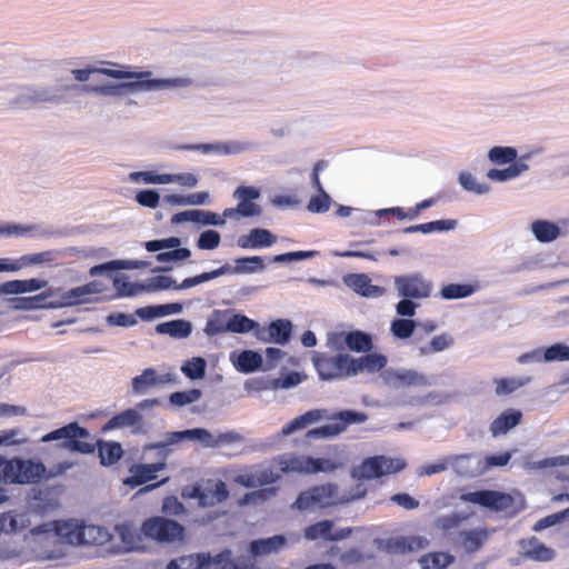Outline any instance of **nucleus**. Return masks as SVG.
Listing matches in <instances>:
<instances>
[{"mask_svg": "<svg viewBox=\"0 0 569 569\" xmlns=\"http://www.w3.org/2000/svg\"><path fill=\"white\" fill-rule=\"evenodd\" d=\"M406 465H357L351 470V477L356 485L350 490L340 491L338 486L326 483L312 487L300 492L292 508L307 510L313 506L321 508L346 505L366 496L368 487L366 481L381 478L388 473H396Z\"/></svg>", "mask_w": 569, "mask_h": 569, "instance_id": "obj_1", "label": "nucleus"}, {"mask_svg": "<svg viewBox=\"0 0 569 569\" xmlns=\"http://www.w3.org/2000/svg\"><path fill=\"white\" fill-rule=\"evenodd\" d=\"M41 442H56V448L71 455L91 456L98 452L99 462H119L124 450L120 442L97 438L88 428L77 421L51 430Z\"/></svg>", "mask_w": 569, "mask_h": 569, "instance_id": "obj_2", "label": "nucleus"}, {"mask_svg": "<svg viewBox=\"0 0 569 569\" xmlns=\"http://www.w3.org/2000/svg\"><path fill=\"white\" fill-rule=\"evenodd\" d=\"M99 73L113 79H134L130 82H108L101 86L82 84L78 90L84 93H92L104 97H123L138 91H153L159 89L188 88L193 80L188 77H176L168 79H151V71H127L117 69H99Z\"/></svg>", "mask_w": 569, "mask_h": 569, "instance_id": "obj_3", "label": "nucleus"}, {"mask_svg": "<svg viewBox=\"0 0 569 569\" xmlns=\"http://www.w3.org/2000/svg\"><path fill=\"white\" fill-rule=\"evenodd\" d=\"M368 416L365 412L355 410H341L331 412L328 409H311L286 423L280 435L283 437L307 429L308 427L321 421H331V423L310 429L305 435V441L311 439H329L342 433L349 425H359L365 422Z\"/></svg>", "mask_w": 569, "mask_h": 569, "instance_id": "obj_4", "label": "nucleus"}, {"mask_svg": "<svg viewBox=\"0 0 569 569\" xmlns=\"http://www.w3.org/2000/svg\"><path fill=\"white\" fill-rule=\"evenodd\" d=\"M82 523L77 520L56 521L50 530H33L39 537L33 551L40 559H59L66 555V545H82Z\"/></svg>", "mask_w": 569, "mask_h": 569, "instance_id": "obj_5", "label": "nucleus"}, {"mask_svg": "<svg viewBox=\"0 0 569 569\" xmlns=\"http://www.w3.org/2000/svg\"><path fill=\"white\" fill-rule=\"evenodd\" d=\"M78 84H30L21 87L13 100L19 106L36 103L59 104L68 102L67 92L78 90Z\"/></svg>", "mask_w": 569, "mask_h": 569, "instance_id": "obj_6", "label": "nucleus"}, {"mask_svg": "<svg viewBox=\"0 0 569 569\" xmlns=\"http://www.w3.org/2000/svg\"><path fill=\"white\" fill-rule=\"evenodd\" d=\"M173 441H197L204 448H224L241 446L244 437L237 431L212 433L204 428L172 431Z\"/></svg>", "mask_w": 569, "mask_h": 569, "instance_id": "obj_7", "label": "nucleus"}, {"mask_svg": "<svg viewBox=\"0 0 569 569\" xmlns=\"http://www.w3.org/2000/svg\"><path fill=\"white\" fill-rule=\"evenodd\" d=\"M73 465H58V470L52 473L46 472V465H0V480L4 483H33L42 478L62 473Z\"/></svg>", "mask_w": 569, "mask_h": 569, "instance_id": "obj_8", "label": "nucleus"}, {"mask_svg": "<svg viewBox=\"0 0 569 569\" xmlns=\"http://www.w3.org/2000/svg\"><path fill=\"white\" fill-rule=\"evenodd\" d=\"M141 531L147 539L158 542H173L183 539L186 529L174 520L156 516L142 522Z\"/></svg>", "mask_w": 569, "mask_h": 569, "instance_id": "obj_9", "label": "nucleus"}, {"mask_svg": "<svg viewBox=\"0 0 569 569\" xmlns=\"http://www.w3.org/2000/svg\"><path fill=\"white\" fill-rule=\"evenodd\" d=\"M181 496L186 499H197L200 507H213L224 501L229 492L223 481L208 480L204 486L199 483L186 486Z\"/></svg>", "mask_w": 569, "mask_h": 569, "instance_id": "obj_10", "label": "nucleus"}, {"mask_svg": "<svg viewBox=\"0 0 569 569\" xmlns=\"http://www.w3.org/2000/svg\"><path fill=\"white\" fill-rule=\"evenodd\" d=\"M315 368L321 380H335L351 377L350 355L338 353L336 356L317 355L313 357Z\"/></svg>", "mask_w": 569, "mask_h": 569, "instance_id": "obj_11", "label": "nucleus"}, {"mask_svg": "<svg viewBox=\"0 0 569 569\" xmlns=\"http://www.w3.org/2000/svg\"><path fill=\"white\" fill-rule=\"evenodd\" d=\"M176 149L183 151H200L204 154L218 153L229 156L256 151L258 149V143L252 141L230 140L214 143L179 144L176 147Z\"/></svg>", "mask_w": 569, "mask_h": 569, "instance_id": "obj_12", "label": "nucleus"}, {"mask_svg": "<svg viewBox=\"0 0 569 569\" xmlns=\"http://www.w3.org/2000/svg\"><path fill=\"white\" fill-rule=\"evenodd\" d=\"M380 377L383 383L393 389L407 387H430L435 382L426 375L413 369H385Z\"/></svg>", "mask_w": 569, "mask_h": 569, "instance_id": "obj_13", "label": "nucleus"}, {"mask_svg": "<svg viewBox=\"0 0 569 569\" xmlns=\"http://www.w3.org/2000/svg\"><path fill=\"white\" fill-rule=\"evenodd\" d=\"M395 288L398 296L402 298L426 299L431 295L432 282L427 280L423 274L416 272L397 276L395 278Z\"/></svg>", "mask_w": 569, "mask_h": 569, "instance_id": "obj_14", "label": "nucleus"}, {"mask_svg": "<svg viewBox=\"0 0 569 569\" xmlns=\"http://www.w3.org/2000/svg\"><path fill=\"white\" fill-rule=\"evenodd\" d=\"M460 500L473 505H479L495 511L507 510L513 503V499L510 495L493 490H479L475 492L462 493L460 495Z\"/></svg>", "mask_w": 569, "mask_h": 569, "instance_id": "obj_15", "label": "nucleus"}, {"mask_svg": "<svg viewBox=\"0 0 569 569\" xmlns=\"http://www.w3.org/2000/svg\"><path fill=\"white\" fill-rule=\"evenodd\" d=\"M60 506L59 490L56 488H32L28 498V507L31 511L46 515Z\"/></svg>", "mask_w": 569, "mask_h": 569, "instance_id": "obj_16", "label": "nucleus"}, {"mask_svg": "<svg viewBox=\"0 0 569 569\" xmlns=\"http://www.w3.org/2000/svg\"><path fill=\"white\" fill-rule=\"evenodd\" d=\"M352 533L351 528H342L333 532V521L321 520L308 526L303 536L308 540L323 539L327 541H339L348 538Z\"/></svg>", "mask_w": 569, "mask_h": 569, "instance_id": "obj_17", "label": "nucleus"}, {"mask_svg": "<svg viewBox=\"0 0 569 569\" xmlns=\"http://www.w3.org/2000/svg\"><path fill=\"white\" fill-rule=\"evenodd\" d=\"M388 363V358L382 353H370L367 352L365 356L359 358H352L350 356V368L349 372L351 377H356L359 373H377L382 372Z\"/></svg>", "mask_w": 569, "mask_h": 569, "instance_id": "obj_18", "label": "nucleus"}, {"mask_svg": "<svg viewBox=\"0 0 569 569\" xmlns=\"http://www.w3.org/2000/svg\"><path fill=\"white\" fill-rule=\"evenodd\" d=\"M194 222L202 226H216V227H222L226 223V220L221 218L216 212L208 211V210H200V209H190L184 210L178 213H174L171 217V223L172 224H179L182 222Z\"/></svg>", "mask_w": 569, "mask_h": 569, "instance_id": "obj_19", "label": "nucleus"}, {"mask_svg": "<svg viewBox=\"0 0 569 569\" xmlns=\"http://www.w3.org/2000/svg\"><path fill=\"white\" fill-rule=\"evenodd\" d=\"M335 343L342 340L345 346L353 352L367 353L373 348L372 336L362 330H351L348 332H338L333 336Z\"/></svg>", "mask_w": 569, "mask_h": 569, "instance_id": "obj_20", "label": "nucleus"}, {"mask_svg": "<svg viewBox=\"0 0 569 569\" xmlns=\"http://www.w3.org/2000/svg\"><path fill=\"white\" fill-rule=\"evenodd\" d=\"M58 291L48 289L44 292L32 297H18L9 299L11 308L14 310H37V309H53L49 305L54 303V298Z\"/></svg>", "mask_w": 569, "mask_h": 569, "instance_id": "obj_21", "label": "nucleus"}, {"mask_svg": "<svg viewBox=\"0 0 569 569\" xmlns=\"http://www.w3.org/2000/svg\"><path fill=\"white\" fill-rule=\"evenodd\" d=\"M277 239V236L268 229L253 228L237 239V246L242 249H262L273 246Z\"/></svg>", "mask_w": 569, "mask_h": 569, "instance_id": "obj_22", "label": "nucleus"}, {"mask_svg": "<svg viewBox=\"0 0 569 569\" xmlns=\"http://www.w3.org/2000/svg\"><path fill=\"white\" fill-rule=\"evenodd\" d=\"M343 283L356 293L367 298H377L385 293V288L372 284L371 279L365 273L346 274Z\"/></svg>", "mask_w": 569, "mask_h": 569, "instance_id": "obj_23", "label": "nucleus"}, {"mask_svg": "<svg viewBox=\"0 0 569 569\" xmlns=\"http://www.w3.org/2000/svg\"><path fill=\"white\" fill-rule=\"evenodd\" d=\"M519 545L523 557L535 561L547 562L556 556L555 550L540 542L537 537L522 539Z\"/></svg>", "mask_w": 569, "mask_h": 569, "instance_id": "obj_24", "label": "nucleus"}, {"mask_svg": "<svg viewBox=\"0 0 569 569\" xmlns=\"http://www.w3.org/2000/svg\"><path fill=\"white\" fill-rule=\"evenodd\" d=\"M124 551L143 549V533L131 522H122L114 527Z\"/></svg>", "mask_w": 569, "mask_h": 569, "instance_id": "obj_25", "label": "nucleus"}, {"mask_svg": "<svg viewBox=\"0 0 569 569\" xmlns=\"http://www.w3.org/2000/svg\"><path fill=\"white\" fill-rule=\"evenodd\" d=\"M167 465H131L130 476L123 480V483L130 488L144 485L157 479V472L162 470Z\"/></svg>", "mask_w": 569, "mask_h": 569, "instance_id": "obj_26", "label": "nucleus"}, {"mask_svg": "<svg viewBox=\"0 0 569 569\" xmlns=\"http://www.w3.org/2000/svg\"><path fill=\"white\" fill-rule=\"evenodd\" d=\"M47 280L31 278L26 280H10L0 284V297L9 295H21L27 292H34L46 288Z\"/></svg>", "mask_w": 569, "mask_h": 569, "instance_id": "obj_27", "label": "nucleus"}, {"mask_svg": "<svg viewBox=\"0 0 569 569\" xmlns=\"http://www.w3.org/2000/svg\"><path fill=\"white\" fill-rule=\"evenodd\" d=\"M142 416L138 412L137 409H126L111 419H109L102 427L101 432L107 433L114 429H123L129 427H137L142 423Z\"/></svg>", "mask_w": 569, "mask_h": 569, "instance_id": "obj_28", "label": "nucleus"}, {"mask_svg": "<svg viewBox=\"0 0 569 569\" xmlns=\"http://www.w3.org/2000/svg\"><path fill=\"white\" fill-rule=\"evenodd\" d=\"M54 290L58 291L54 303L49 306L56 309L92 302V300L88 298L83 286L71 288L68 291H61L60 289Z\"/></svg>", "mask_w": 569, "mask_h": 569, "instance_id": "obj_29", "label": "nucleus"}, {"mask_svg": "<svg viewBox=\"0 0 569 569\" xmlns=\"http://www.w3.org/2000/svg\"><path fill=\"white\" fill-rule=\"evenodd\" d=\"M286 545V537L282 535H276L266 539L252 540L249 545V551L254 557L267 556L279 552Z\"/></svg>", "mask_w": 569, "mask_h": 569, "instance_id": "obj_30", "label": "nucleus"}, {"mask_svg": "<svg viewBox=\"0 0 569 569\" xmlns=\"http://www.w3.org/2000/svg\"><path fill=\"white\" fill-rule=\"evenodd\" d=\"M522 413L517 409H508L498 416L490 425L493 437L506 435L521 421Z\"/></svg>", "mask_w": 569, "mask_h": 569, "instance_id": "obj_31", "label": "nucleus"}, {"mask_svg": "<svg viewBox=\"0 0 569 569\" xmlns=\"http://www.w3.org/2000/svg\"><path fill=\"white\" fill-rule=\"evenodd\" d=\"M231 361L238 371L243 373H251L262 367L263 359L258 351L243 350L239 355L232 353Z\"/></svg>", "mask_w": 569, "mask_h": 569, "instance_id": "obj_32", "label": "nucleus"}, {"mask_svg": "<svg viewBox=\"0 0 569 569\" xmlns=\"http://www.w3.org/2000/svg\"><path fill=\"white\" fill-rule=\"evenodd\" d=\"M192 323L184 319H173L161 322L156 326V332L159 335H168L173 339L188 338L192 332Z\"/></svg>", "mask_w": 569, "mask_h": 569, "instance_id": "obj_33", "label": "nucleus"}, {"mask_svg": "<svg viewBox=\"0 0 569 569\" xmlns=\"http://www.w3.org/2000/svg\"><path fill=\"white\" fill-rule=\"evenodd\" d=\"M531 231L541 243L552 242L562 234L561 228L557 223L542 219L531 223Z\"/></svg>", "mask_w": 569, "mask_h": 569, "instance_id": "obj_34", "label": "nucleus"}, {"mask_svg": "<svg viewBox=\"0 0 569 569\" xmlns=\"http://www.w3.org/2000/svg\"><path fill=\"white\" fill-rule=\"evenodd\" d=\"M230 315L231 310H219L216 309L211 312L210 317L207 320L206 327H204V333L208 337H213L220 333L228 332V327L226 323H229L230 321Z\"/></svg>", "mask_w": 569, "mask_h": 569, "instance_id": "obj_35", "label": "nucleus"}, {"mask_svg": "<svg viewBox=\"0 0 569 569\" xmlns=\"http://www.w3.org/2000/svg\"><path fill=\"white\" fill-rule=\"evenodd\" d=\"M459 539L466 552L475 553L488 540V532L486 529L463 530L460 531Z\"/></svg>", "mask_w": 569, "mask_h": 569, "instance_id": "obj_36", "label": "nucleus"}, {"mask_svg": "<svg viewBox=\"0 0 569 569\" xmlns=\"http://www.w3.org/2000/svg\"><path fill=\"white\" fill-rule=\"evenodd\" d=\"M59 253L60 252L54 249L21 256L19 259L12 261V266H14L13 272L19 271L27 266L53 262L59 259Z\"/></svg>", "mask_w": 569, "mask_h": 569, "instance_id": "obj_37", "label": "nucleus"}, {"mask_svg": "<svg viewBox=\"0 0 569 569\" xmlns=\"http://www.w3.org/2000/svg\"><path fill=\"white\" fill-rule=\"evenodd\" d=\"M458 221L455 219H442L430 221L426 223L415 224L402 229L403 233H431V232H446L456 229Z\"/></svg>", "mask_w": 569, "mask_h": 569, "instance_id": "obj_38", "label": "nucleus"}, {"mask_svg": "<svg viewBox=\"0 0 569 569\" xmlns=\"http://www.w3.org/2000/svg\"><path fill=\"white\" fill-rule=\"evenodd\" d=\"M293 325L288 319H277L269 323L268 331L272 343L286 345L292 336Z\"/></svg>", "mask_w": 569, "mask_h": 569, "instance_id": "obj_39", "label": "nucleus"}, {"mask_svg": "<svg viewBox=\"0 0 569 569\" xmlns=\"http://www.w3.org/2000/svg\"><path fill=\"white\" fill-rule=\"evenodd\" d=\"M158 386L157 371L153 368H146L141 375L131 380V392L133 395H146L149 389Z\"/></svg>", "mask_w": 569, "mask_h": 569, "instance_id": "obj_40", "label": "nucleus"}, {"mask_svg": "<svg viewBox=\"0 0 569 569\" xmlns=\"http://www.w3.org/2000/svg\"><path fill=\"white\" fill-rule=\"evenodd\" d=\"M478 290V284L449 283L441 288L439 295L445 300H457L472 296Z\"/></svg>", "mask_w": 569, "mask_h": 569, "instance_id": "obj_41", "label": "nucleus"}, {"mask_svg": "<svg viewBox=\"0 0 569 569\" xmlns=\"http://www.w3.org/2000/svg\"><path fill=\"white\" fill-rule=\"evenodd\" d=\"M179 442L180 441H173L172 432H167L164 435V439L162 441L154 442V443H149V445L143 446L142 458H144L148 453L153 452L156 458H157V460H158L157 462H163L164 459H167V457L171 452V448L170 447L172 445H176V443H179Z\"/></svg>", "mask_w": 569, "mask_h": 569, "instance_id": "obj_42", "label": "nucleus"}, {"mask_svg": "<svg viewBox=\"0 0 569 569\" xmlns=\"http://www.w3.org/2000/svg\"><path fill=\"white\" fill-rule=\"evenodd\" d=\"M453 345V339L449 333H441L433 337L428 343L418 347L420 357L429 356L432 353L441 352Z\"/></svg>", "mask_w": 569, "mask_h": 569, "instance_id": "obj_43", "label": "nucleus"}, {"mask_svg": "<svg viewBox=\"0 0 569 569\" xmlns=\"http://www.w3.org/2000/svg\"><path fill=\"white\" fill-rule=\"evenodd\" d=\"M110 533L107 529L94 526L82 523V545H94L100 546L109 541Z\"/></svg>", "mask_w": 569, "mask_h": 569, "instance_id": "obj_44", "label": "nucleus"}, {"mask_svg": "<svg viewBox=\"0 0 569 569\" xmlns=\"http://www.w3.org/2000/svg\"><path fill=\"white\" fill-rule=\"evenodd\" d=\"M127 274L113 277V288L118 297H134L144 291V284L139 282H130Z\"/></svg>", "mask_w": 569, "mask_h": 569, "instance_id": "obj_45", "label": "nucleus"}, {"mask_svg": "<svg viewBox=\"0 0 569 569\" xmlns=\"http://www.w3.org/2000/svg\"><path fill=\"white\" fill-rule=\"evenodd\" d=\"M180 370L188 379L200 380L206 376L207 361L202 357H193L184 361Z\"/></svg>", "mask_w": 569, "mask_h": 569, "instance_id": "obj_46", "label": "nucleus"}, {"mask_svg": "<svg viewBox=\"0 0 569 569\" xmlns=\"http://www.w3.org/2000/svg\"><path fill=\"white\" fill-rule=\"evenodd\" d=\"M488 159L499 166L511 163L518 159V151L513 147L496 146L488 151Z\"/></svg>", "mask_w": 569, "mask_h": 569, "instance_id": "obj_47", "label": "nucleus"}, {"mask_svg": "<svg viewBox=\"0 0 569 569\" xmlns=\"http://www.w3.org/2000/svg\"><path fill=\"white\" fill-rule=\"evenodd\" d=\"M228 332L233 333H248L258 327V322L248 318L242 313H233L231 310L230 321L226 323Z\"/></svg>", "mask_w": 569, "mask_h": 569, "instance_id": "obj_48", "label": "nucleus"}, {"mask_svg": "<svg viewBox=\"0 0 569 569\" xmlns=\"http://www.w3.org/2000/svg\"><path fill=\"white\" fill-rule=\"evenodd\" d=\"M531 378L525 377V378H501L496 379V389L495 392L497 396H508L519 388L530 383Z\"/></svg>", "mask_w": 569, "mask_h": 569, "instance_id": "obj_49", "label": "nucleus"}, {"mask_svg": "<svg viewBox=\"0 0 569 569\" xmlns=\"http://www.w3.org/2000/svg\"><path fill=\"white\" fill-rule=\"evenodd\" d=\"M202 397L200 389L193 388L187 391H176L169 396V407L181 408L198 401Z\"/></svg>", "mask_w": 569, "mask_h": 569, "instance_id": "obj_50", "label": "nucleus"}, {"mask_svg": "<svg viewBox=\"0 0 569 569\" xmlns=\"http://www.w3.org/2000/svg\"><path fill=\"white\" fill-rule=\"evenodd\" d=\"M418 322L411 319L397 318L391 321L390 332L397 339H408L413 336Z\"/></svg>", "mask_w": 569, "mask_h": 569, "instance_id": "obj_51", "label": "nucleus"}, {"mask_svg": "<svg viewBox=\"0 0 569 569\" xmlns=\"http://www.w3.org/2000/svg\"><path fill=\"white\" fill-rule=\"evenodd\" d=\"M455 561L453 556L448 552H431L420 559V563L425 569H446Z\"/></svg>", "mask_w": 569, "mask_h": 569, "instance_id": "obj_52", "label": "nucleus"}, {"mask_svg": "<svg viewBox=\"0 0 569 569\" xmlns=\"http://www.w3.org/2000/svg\"><path fill=\"white\" fill-rule=\"evenodd\" d=\"M239 274L262 272L266 269L264 259L260 256L241 257L234 260Z\"/></svg>", "mask_w": 569, "mask_h": 569, "instance_id": "obj_53", "label": "nucleus"}, {"mask_svg": "<svg viewBox=\"0 0 569 569\" xmlns=\"http://www.w3.org/2000/svg\"><path fill=\"white\" fill-rule=\"evenodd\" d=\"M468 519V515L452 512L450 515L440 516L435 521V527L445 533L457 530L461 523Z\"/></svg>", "mask_w": 569, "mask_h": 569, "instance_id": "obj_54", "label": "nucleus"}, {"mask_svg": "<svg viewBox=\"0 0 569 569\" xmlns=\"http://www.w3.org/2000/svg\"><path fill=\"white\" fill-rule=\"evenodd\" d=\"M319 252L316 250H300V251H289L284 253H279L270 258V262L272 263H291L298 262L302 260L312 259L318 256Z\"/></svg>", "mask_w": 569, "mask_h": 569, "instance_id": "obj_55", "label": "nucleus"}, {"mask_svg": "<svg viewBox=\"0 0 569 569\" xmlns=\"http://www.w3.org/2000/svg\"><path fill=\"white\" fill-rule=\"evenodd\" d=\"M403 552L420 551L429 546V540L422 536L400 537L396 542Z\"/></svg>", "mask_w": 569, "mask_h": 569, "instance_id": "obj_56", "label": "nucleus"}, {"mask_svg": "<svg viewBox=\"0 0 569 569\" xmlns=\"http://www.w3.org/2000/svg\"><path fill=\"white\" fill-rule=\"evenodd\" d=\"M458 181L466 191L473 192L479 196L487 194L490 191V186L488 183H479L470 172H461Z\"/></svg>", "mask_w": 569, "mask_h": 569, "instance_id": "obj_57", "label": "nucleus"}, {"mask_svg": "<svg viewBox=\"0 0 569 569\" xmlns=\"http://www.w3.org/2000/svg\"><path fill=\"white\" fill-rule=\"evenodd\" d=\"M128 178L133 183L167 184V173H157L154 171H133L129 173Z\"/></svg>", "mask_w": 569, "mask_h": 569, "instance_id": "obj_58", "label": "nucleus"}, {"mask_svg": "<svg viewBox=\"0 0 569 569\" xmlns=\"http://www.w3.org/2000/svg\"><path fill=\"white\" fill-rule=\"evenodd\" d=\"M331 203L332 198L330 194L325 189H321L316 196L310 198L307 209L312 213H325L329 210Z\"/></svg>", "mask_w": 569, "mask_h": 569, "instance_id": "obj_59", "label": "nucleus"}, {"mask_svg": "<svg viewBox=\"0 0 569 569\" xmlns=\"http://www.w3.org/2000/svg\"><path fill=\"white\" fill-rule=\"evenodd\" d=\"M144 284V292H156L161 290L174 289L177 287L176 280L170 276H156L149 278Z\"/></svg>", "mask_w": 569, "mask_h": 569, "instance_id": "obj_60", "label": "nucleus"}, {"mask_svg": "<svg viewBox=\"0 0 569 569\" xmlns=\"http://www.w3.org/2000/svg\"><path fill=\"white\" fill-rule=\"evenodd\" d=\"M543 361H569V346L558 342L543 349Z\"/></svg>", "mask_w": 569, "mask_h": 569, "instance_id": "obj_61", "label": "nucleus"}, {"mask_svg": "<svg viewBox=\"0 0 569 569\" xmlns=\"http://www.w3.org/2000/svg\"><path fill=\"white\" fill-rule=\"evenodd\" d=\"M236 481L244 487H258L276 481L272 472H261L260 475H240Z\"/></svg>", "mask_w": 569, "mask_h": 569, "instance_id": "obj_62", "label": "nucleus"}, {"mask_svg": "<svg viewBox=\"0 0 569 569\" xmlns=\"http://www.w3.org/2000/svg\"><path fill=\"white\" fill-rule=\"evenodd\" d=\"M181 242L182 241L179 237H169L146 241L143 246L149 252H158L164 249H180Z\"/></svg>", "mask_w": 569, "mask_h": 569, "instance_id": "obj_63", "label": "nucleus"}, {"mask_svg": "<svg viewBox=\"0 0 569 569\" xmlns=\"http://www.w3.org/2000/svg\"><path fill=\"white\" fill-rule=\"evenodd\" d=\"M220 242V233L217 230L207 229L199 234L196 244L200 250H213L219 247Z\"/></svg>", "mask_w": 569, "mask_h": 569, "instance_id": "obj_64", "label": "nucleus"}]
</instances>
